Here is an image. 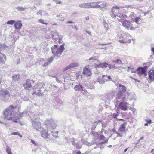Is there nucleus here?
Here are the masks:
<instances>
[{"mask_svg": "<svg viewBox=\"0 0 154 154\" xmlns=\"http://www.w3.org/2000/svg\"><path fill=\"white\" fill-rule=\"evenodd\" d=\"M16 107V106L14 107L13 105H11L5 109L3 112L5 118L8 120H12L15 123L18 122L21 116L17 112L14 110Z\"/></svg>", "mask_w": 154, "mask_h": 154, "instance_id": "1", "label": "nucleus"}, {"mask_svg": "<svg viewBox=\"0 0 154 154\" xmlns=\"http://www.w3.org/2000/svg\"><path fill=\"white\" fill-rule=\"evenodd\" d=\"M45 85L42 83L36 84L33 87V94L37 96H42L45 91Z\"/></svg>", "mask_w": 154, "mask_h": 154, "instance_id": "2", "label": "nucleus"}, {"mask_svg": "<svg viewBox=\"0 0 154 154\" xmlns=\"http://www.w3.org/2000/svg\"><path fill=\"white\" fill-rule=\"evenodd\" d=\"M129 17L131 18V21L127 20L126 19H123L122 21L121 22L122 24L125 28L127 29H129L131 30H135V28L133 26V24L131 23H133L132 19L134 17V13L133 12H131L130 14Z\"/></svg>", "mask_w": 154, "mask_h": 154, "instance_id": "3", "label": "nucleus"}, {"mask_svg": "<svg viewBox=\"0 0 154 154\" xmlns=\"http://www.w3.org/2000/svg\"><path fill=\"white\" fill-rule=\"evenodd\" d=\"M119 90L118 91L116 94V98L117 99L122 98L123 101L125 100V96L126 94L128 96L129 95L128 93H126V88L124 85L121 84H119Z\"/></svg>", "mask_w": 154, "mask_h": 154, "instance_id": "4", "label": "nucleus"}, {"mask_svg": "<svg viewBox=\"0 0 154 154\" xmlns=\"http://www.w3.org/2000/svg\"><path fill=\"white\" fill-rule=\"evenodd\" d=\"M65 44L61 45L59 48H57V45H55L52 46L51 48L52 53L54 56L59 57L62 54L63 51L65 49L64 46Z\"/></svg>", "mask_w": 154, "mask_h": 154, "instance_id": "5", "label": "nucleus"}, {"mask_svg": "<svg viewBox=\"0 0 154 154\" xmlns=\"http://www.w3.org/2000/svg\"><path fill=\"white\" fill-rule=\"evenodd\" d=\"M131 37L128 34L123 33L118 36V41L121 43H129L131 41Z\"/></svg>", "mask_w": 154, "mask_h": 154, "instance_id": "6", "label": "nucleus"}, {"mask_svg": "<svg viewBox=\"0 0 154 154\" xmlns=\"http://www.w3.org/2000/svg\"><path fill=\"white\" fill-rule=\"evenodd\" d=\"M35 81L31 79H27L23 84V87L26 90H29L32 86V84H34Z\"/></svg>", "mask_w": 154, "mask_h": 154, "instance_id": "7", "label": "nucleus"}, {"mask_svg": "<svg viewBox=\"0 0 154 154\" xmlns=\"http://www.w3.org/2000/svg\"><path fill=\"white\" fill-rule=\"evenodd\" d=\"M10 94L9 91L6 90H1L0 91V97L3 98L10 97Z\"/></svg>", "mask_w": 154, "mask_h": 154, "instance_id": "8", "label": "nucleus"}, {"mask_svg": "<svg viewBox=\"0 0 154 154\" xmlns=\"http://www.w3.org/2000/svg\"><path fill=\"white\" fill-rule=\"evenodd\" d=\"M127 124V122H125L121 125L118 129V131L121 134L125 133L127 131L125 128Z\"/></svg>", "mask_w": 154, "mask_h": 154, "instance_id": "9", "label": "nucleus"}, {"mask_svg": "<svg viewBox=\"0 0 154 154\" xmlns=\"http://www.w3.org/2000/svg\"><path fill=\"white\" fill-rule=\"evenodd\" d=\"M82 73L84 75H86L88 76H90L91 75V71L89 68V65L86 66L84 67Z\"/></svg>", "mask_w": 154, "mask_h": 154, "instance_id": "10", "label": "nucleus"}, {"mask_svg": "<svg viewBox=\"0 0 154 154\" xmlns=\"http://www.w3.org/2000/svg\"><path fill=\"white\" fill-rule=\"evenodd\" d=\"M128 103L126 102H120L119 104L118 108L121 109V110L125 111L127 109Z\"/></svg>", "mask_w": 154, "mask_h": 154, "instance_id": "11", "label": "nucleus"}, {"mask_svg": "<svg viewBox=\"0 0 154 154\" xmlns=\"http://www.w3.org/2000/svg\"><path fill=\"white\" fill-rule=\"evenodd\" d=\"M116 16L118 17L117 18L118 20L120 22H121L122 21V19L123 18H126L128 17L127 15L124 14H123L121 13H118L116 15H114V17H116Z\"/></svg>", "mask_w": 154, "mask_h": 154, "instance_id": "12", "label": "nucleus"}, {"mask_svg": "<svg viewBox=\"0 0 154 154\" xmlns=\"http://www.w3.org/2000/svg\"><path fill=\"white\" fill-rule=\"evenodd\" d=\"M41 135L42 137L46 139H48V140L51 139H50L49 137V135L48 133L45 130H43L42 131L41 133Z\"/></svg>", "mask_w": 154, "mask_h": 154, "instance_id": "13", "label": "nucleus"}, {"mask_svg": "<svg viewBox=\"0 0 154 154\" xmlns=\"http://www.w3.org/2000/svg\"><path fill=\"white\" fill-rule=\"evenodd\" d=\"M136 71L137 73L140 76L145 74L146 71L143 67H139L137 68Z\"/></svg>", "mask_w": 154, "mask_h": 154, "instance_id": "14", "label": "nucleus"}, {"mask_svg": "<svg viewBox=\"0 0 154 154\" xmlns=\"http://www.w3.org/2000/svg\"><path fill=\"white\" fill-rule=\"evenodd\" d=\"M22 24L21 21L18 20L16 22H15L14 24V27L15 29L17 30H20L21 29Z\"/></svg>", "mask_w": 154, "mask_h": 154, "instance_id": "15", "label": "nucleus"}, {"mask_svg": "<svg viewBox=\"0 0 154 154\" xmlns=\"http://www.w3.org/2000/svg\"><path fill=\"white\" fill-rule=\"evenodd\" d=\"M6 60V57L5 55L0 53V64L4 63Z\"/></svg>", "mask_w": 154, "mask_h": 154, "instance_id": "16", "label": "nucleus"}, {"mask_svg": "<svg viewBox=\"0 0 154 154\" xmlns=\"http://www.w3.org/2000/svg\"><path fill=\"white\" fill-rule=\"evenodd\" d=\"M119 7L117 5L114 6L112 9V12L114 15H116V13L119 12Z\"/></svg>", "mask_w": 154, "mask_h": 154, "instance_id": "17", "label": "nucleus"}, {"mask_svg": "<svg viewBox=\"0 0 154 154\" xmlns=\"http://www.w3.org/2000/svg\"><path fill=\"white\" fill-rule=\"evenodd\" d=\"M33 126L35 129L38 130L41 127V123L40 122H35L33 124Z\"/></svg>", "mask_w": 154, "mask_h": 154, "instance_id": "18", "label": "nucleus"}, {"mask_svg": "<svg viewBox=\"0 0 154 154\" xmlns=\"http://www.w3.org/2000/svg\"><path fill=\"white\" fill-rule=\"evenodd\" d=\"M98 2V8H100V9L105 8L106 6V4L105 3L101 2Z\"/></svg>", "mask_w": 154, "mask_h": 154, "instance_id": "19", "label": "nucleus"}, {"mask_svg": "<svg viewBox=\"0 0 154 154\" xmlns=\"http://www.w3.org/2000/svg\"><path fill=\"white\" fill-rule=\"evenodd\" d=\"M98 2H94L89 3V8H98Z\"/></svg>", "mask_w": 154, "mask_h": 154, "instance_id": "20", "label": "nucleus"}, {"mask_svg": "<svg viewBox=\"0 0 154 154\" xmlns=\"http://www.w3.org/2000/svg\"><path fill=\"white\" fill-rule=\"evenodd\" d=\"M89 3H83L79 5V7L84 8H89Z\"/></svg>", "mask_w": 154, "mask_h": 154, "instance_id": "21", "label": "nucleus"}, {"mask_svg": "<svg viewBox=\"0 0 154 154\" xmlns=\"http://www.w3.org/2000/svg\"><path fill=\"white\" fill-rule=\"evenodd\" d=\"M53 58L52 57H50L47 60V61L45 63L43 66H46L48 65L49 64L51 63L52 61H53Z\"/></svg>", "mask_w": 154, "mask_h": 154, "instance_id": "22", "label": "nucleus"}, {"mask_svg": "<svg viewBox=\"0 0 154 154\" xmlns=\"http://www.w3.org/2000/svg\"><path fill=\"white\" fill-rule=\"evenodd\" d=\"M149 77L150 80H154V71L149 72Z\"/></svg>", "mask_w": 154, "mask_h": 154, "instance_id": "23", "label": "nucleus"}, {"mask_svg": "<svg viewBox=\"0 0 154 154\" xmlns=\"http://www.w3.org/2000/svg\"><path fill=\"white\" fill-rule=\"evenodd\" d=\"M103 82H105L106 81L111 79V77L110 76L103 75Z\"/></svg>", "mask_w": 154, "mask_h": 154, "instance_id": "24", "label": "nucleus"}, {"mask_svg": "<svg viewBox=\"0 0 154 154\" xmlns=\"http://www.w3.org/2000/svg\"><path fill=\"white\" fill-rule=\"evenodd\" d=\"M74 89L76 91H81L82 89V87L81 85H78L74 87Z\"/></svg>", "mask_w": 154, "mask_h": 154, "instance_id": "25", "label": "nucleus"}, {"mask_svg": "<svg viewBox=\"0 0 154 154\" xmlns=\"http://www.w3.org/2000/svg\"><path fill=\"white\" fill-rule=\"evenodd\" d=\"M108 64L105 62L99 64L97 66L98 67L103 68L108 67Z\"/></svg>", "mask_w": 154, "mask_h": 154, "instance_id": "26", "label": "nucleus"}, {"mask_svg": "<svg viewBox=\"0 0 154 154\" xmlns=\"http://www.w3.org/2000/svg\"><path fill=\"white\" fill-rule=\"evenodd\" d=\"M69 65L71 68H72L78 66L79 65V64L77 62H74L70 63Z\"/></svg>", "mask_w": 154, "mask_h": 154, "instance_id": "27", "label": "nucleus"}, {"mask_svg": "<svg viewBox=\"0 0 154 154\" xmlns=\"http://www.w3.org/2000/svg\"><path fill=\"white\" fill-rule=\"evenodd\" d=\"M112 62L115 63H116L119 65L122 64H123L121 60L119 59H118L116 60H113Z\"/></svg>", "mask_w": 154, "mask_h": 154, "instance_id": "28", "label": "nucleus"}, {"mask_svg": "<svg viewBox=\"0 0 154 154\" xmlns=\"http://www.w3.org/2000/svg\"><path fill=\"white\" fill-rule=\"evenodd\" d=\"M89 60H92L93 62H95L96 61H98V60L97 59V57H91L89 59Z\"/></svg>", "mask_w": 154, "mask_h": 154, "instance_id": "29", "label": "nucleus"}, {"mask_svg": "<svg viewBox=\"0 0 154 154\" xmlns=\"http://www.w3.org/2000/svg\"><path fill=\"white\" fill-rule=\"evenodd\" d=\"M6 151L8 154H10V153H12L11 149L8 146H7L6 149Z\"/></svg>", "mask_w": 154, "mask_h": 154, "instance_id": "30", "label": "nucleus"}, {"mask_svg": "<svg viewBox=\"0 0 154 154\" xmlns=\"http://www.w3.org/2000/svg\"><path fill=\"white\" fill-rule=\"evenodd\" d=\"M38 22L39 23H41L45 25H47L48 23H46L44 22V20L42 19H40L38 20Z\"/></svg>", "mask_w": 154, "mask_h": 154, "instance_id": "31", "label": "nucleus"}, {"mask_svg": "<svg viewBox=\"0 0 154 154\" xmlns=\"http://www.w3.org/2000/svg\"><path fill=\"white\" fill-rule=\"evenodd\" d=\"M15 21L14 20H11L8 21L7 22V24L8 25H13L14 24Z\"/></svg>", "mask_w": 154, "mask_h": 154, "instance_id": "32", "label": "nucleus"}, {"mask_svg": "<svg viewBox=\"0 0 154 154\" xmlns=\"http://www.w3.org/2000/svg\"><path fill=\"white\" fill-rule=\"evenodd\" d=\"M11 134L12 135H18L20 137H22V135L20 134L18 132H13L11 133Z\"/></svg>", "mask_w": 154, "mask_h": 154, "instance_id": "33", "label": "nucleus"}, {"mask_svg": "<svg viewBox=\"0 0 154 154\" xmlns=\"http://www.w3.org/2000/svg\"><path fill=\"white\" fill-rule=\"evenodd\" d=\"M70 69H71V67L70 66V65H69L68 66H67L65 68H64L63 69V71H65Z\"/></svg>", "mask_w": 154, "mask_h": 154, "instance_id": "34", "label": "nucleus"}, {"mask_svg": "<svg viewBox=\"0 0 154 154\" xmlns=\"http://www.w3.org/2000/svg\"><path fill=\"white\" fill-rule=\"evenodd\" d=\"M140 19V18L138 17H136L134 18V21L136 23L138 24V22Z\"/></svg>", "mask_w": 154, "mask_h": 154, "instance_id": "35", "label": "nucleus"}, {"mask_svg": "<svg viewBox=\"0 0 154 154\" xmlns=\"http://www.w3.org/2000/svg\"><path fill=\"white\" fill-rule=\"evenodd\" d=\"M43 11L41 10H40L39 11L37 12V14L38 15H43Z\"/></svg>", "mask_w": 154, "mask_h": 154, "instance_id": "36", "label": "nucleus"}, {"mask_svg": "<svg viewBox=\"0 0 154 154\" xmlns=\"http://www.w3.org/2000/svg\"><path fill=\"white\" fill-rule=\"evenodd\" d=\"M17 9L19 10L20 11H23L24 10V8L22 7H19L17 8Z\"/></svg>", "mask_w": 154, "mask_h": 154, "instance_id": "37", "label": "nucleus"}, {"mask_svg": "<svg viewBox=\"0 0 154 154\" xmlns=\"http://www.w3.org/2000/svg\"><path fill=\"white\" fill-rule=\"evenodd\" d=\"M100 139L101 140H104L105 139V137L103 135H102L100 136Z\"/></svg>", "mask_w": 154, "mask_h": 154, "instance_id": "38", "label": "nucleus"}, {"mask_svg": "<svg viewBox=\"0 0 154 154\" xmlns=\"http://www.w3.org/2000/svg\"><path fill=\"white\" fill-rule=\"evenodd\" d=\"M45 125H48L49 124H50V121L48 120H46L45 121Z\"/></svg>", "mask_w": 154, "mask_h": 154, "instance_id": "39", "label": "nucleus"}, {"mask_svg": "<svg viewBox=\"0 0 154 154\" xmlns=\"http://www.w3.org/2000/svg\"><path fill=\"white\" fill-rule=\"evenodd\" d=\"M114 118H116L118 116V114H116V113H113V114Z\"/></svg>", "mask_w": 154, "mask_h": 154, "instance_id": "40", "label": "nucleus"}, {"mask_svg": "<svg viewBox=\"0 0 154 154\" xmlns=\"http://www.w3.org/2000/svg\"><path fill=\"white\" fill-rule=\"evenodd\" d=\"M146 121L149 124H151L152 122L151 120H146Z\"/></svg>", "mask_w": 154, "mask_h": 154, "instance_id": "41", "label": "nucleus"}, {"mask_svg": "<svg viewBox=\"0 0 154 154\" xmlns=\"http://www.w3.org/2000/svg\"><path fill=\"white\" fill-rule=\"evenodd\" d=\"M31 143H32V144H34L35 145H36V144L35 142L33 140L31 139Z\"/></svg>", "mask_w": 154, "mask_h": 154, "instance_id": "42", "label": "nucleus"}, {"mask_svg": "<svg viewBox=\"0 0 154 154\" xmlns=\"http://www.w3.org/2000/svg\"><path fill=\"white\" fill-rule=\"evenodd\" d=\"M56 81L58 83H59L60 82V81L59 80L58 78L57 77L56 78Z\"/></svg>", "mask_w": 154, "mask_h": 154, "instance_id": "43", "label": "nucleus"}, {"mask_svg": "<svg viewBox=\"0 0 154 154\" xmlns=\"http://www.w3.org/2000/svg\"><path fill=\"white\" fill-rule=\"evenodd\" d=\"M108 67H109V69H111V68H112V65L110 64H108Z\"/></svg>", "mask_w": 154, "mask_h": 154, "instance_id": "44", "label": "nucleus"}, {"mask_svg": "<svg viewBox=\"0 0 154 154\" xmlns=\"http://www.w3.org/2000/svg\"><path fill=\"white\" fill-rule=\"evenodd\" d=\"M62 40V39L61 38H59V40H58V43L60 44L61 43V41Z\"/></svg>", "mask_w": 154, "mask_h": 154, "instance_id": "45", "label": "nucleus"}, {"mask_svg": "<svg viewBox=\"0 0 154 154\" xmlns=\"http://www.w3.org/2000/svg\"><path fill=\"white\" fill-rule=\"evenodd\" d=\"M76 153V154H81V152L80 151H78Z\"/></svg>", "mask_w": 154, "mask_h": 154, "instance_id": "46", "label": "nucleus"}, {"mask_svg": "<svg viewBox=\"0 0 154 154\" xmlns=\"http://www.w3.org/2000/svg\"><path fill=\"white\" fill-rule=\"evenodd\" d=\"M73 23V22L72 21H69L67 22V23Z\"/></svg>", "mask_w": 154, "mask_h": 154, "instance_id": "47", "label": "nucleus"}, {"mask_svg": "<svg viewBox=\"0 0 154 154\" xmlns=\"http://www.w3.org/2000/svg\"><path fill=\"white\" fill-rule=\"evenodd\" d=\"M144 138V137L143 136H142V137H141L139 139V141H140V140H143Z\"/></svg>", "mask_w": 154, "mask_h": 154, "instance_id": "48", "label": "nucleus"}, {"mask_svg": "<svg viewBox=\"0 0 154 154\" xmlns=\"http://www.w3.org/2000/svg\"><path fill=\"white\" fill-rule=\"evenodd\" d=\"M61 3V1H57L56 2V3L57 4H60Z\"/></svg>", "mask_w": 154, "mask_h": 154, "instance_id": "49", "label": "nucleus"}, {"mask_svg": "<svg viewBox=\"0 0 154 154\" xmlns=\"http://www.w3.org/2000/svg\"><path fill=\"white\" fill-rule=\"evenodd\" d=\"M107 44H106V43H104V44H100V43L99 44V45H106Z\"/></svg>", "mask_w": 154, "mask_h": 154, "instance_id": "50", "label": "nucleus"}, {"mask_svg": "<svg viewBox=\"0 0 154 154\" xmlns=\"http://www.w3.org/2000/svg\"><path fill=\"white\" fill-rule=\"evenodd\" d=\"M85 19H86V20H88L89 19V16H87L86 18H85Z\"/></svg>", "mask_w": 154, "mask_h": 154, "instance_id": "51", "label": "nucleus"}, {"mask_svg": "<svg viewBox=\"0 0 154 154\" xmlns=\"http://www.w3.org/2000/svg\"><path fill=\"white\" fill-rule=\"evenodd\" d=\"M118 120H119V121H125L124 119H118Z\"/></svg>", "mask_w": 154, "mask_h": 154, "instance_id": "52", "label": "nucleus"}, {"mask_svg": "<svg viewBox=\"0 0 154 154\" xmlns=\"http://www.w3.org/2000/svg\"><path fill=\"white\" fill-rule=\"evenodd\" d=\"M86 32L88 34H91V32L89 31H86Z\"/></svg>", "mask_w": 154, "mask_h": 154, "instance_id": "53", "label": "nucleus"}, {"mask_svg": "<svg viewBox=\"0 0 154 154\" xmlns=\"http://www.w3.org/2000/svg\"><path fill=\"white\" fill-rule=\"evenodd\" d=\"M151 51L153 52V54H154V48H152L151 49Z\"/></svg>", "mask_w": 154, "mask_h": 154, "instance_id": "54", "label": "nucleus"}, {"mask_svg": "<svg viewBox=\"0 0 154 154\" xmlns=\"http://www.w3.org/2000/svg\"><path fill=\"white\" fill-rule=\"evenodd\" d=\"M148 125V123H145L144 124V126H147Z\"/></svg>", "mask_w": 154, "mask_h": 154, "instance_id": "55", "label": "nucleus"}, {"mask_svg": "<svg viewBox=\"0 0 154 154\" xmlns=\"http://www.w3.org/2000/svg\"><path fill=\"white\" fill-rule=\"evenodd\" d=\"M127 149H128V148H126V149H125L124 150V152H126L127 151Z\"/></svg>", "mask_w": 154, "mask_h": 154, "instance_id": "56", "label": "nucleus"}, {"mask_svg": "<svg viewBox=\"0 0 154 154\" xmlns=\"http://www.w3.org/2000/svg\"><path fill=\"white\" fill-rule=\"evenodd\" d=\"M153 151H154V149H152V150L151 151V152H152Z\"/></svg>", "mask_w": 154, "mask_h": 154, "instance_id": "57", "label": "nucleus"}, {"mask_svg": "<svg viewBox=\"0 0 154 154\" xmlns=\"http://www.w3.org/2000/svg\"><path fill=\"white\" fill-rule=\"evenodd\" d=\"M1 79H0V84L1 83Z\"/></svg>", "mask_w": 154, "mask_h": 154, "instance_id": "58", "label": "nucleus"}, {"mask_svg": "<svg viewBox=\"0 0 154 154\" xmlns=\"http://www.w3.org/2000/svg\"><path fill=\"white\" fill-rule=\"evenodd\" d=\"M0 123H2V122H0Z\"/></svg>", "mask_w": 154, "mask_h": 154, "instance_id": "59", "label": "nucleus"}, {"mask_svg": "<svg viewBox=\"0 0 154 154\" xmlns=\"http://www.w3.org/2000/svg\"><path fill=\"white\" fill-rule=\"evenodd\" d=\"M98 82H100V81H99V80H98Z\"/></svg>", "mask_w": 154, "mask_h": 154, "instance_id": "60", "label": "nucleus"}, {"mask_svg": "<svg viewBox=\"0 0 154 154\" xmlns=\"http://www.w3.org/2000/svg\"><path fill=\"white\" fill-rule=\"evenodd\" d=\"M81 147H80L79 148H81Z\"/></svg>", "mask_w": 154, "mask_h": 154, "instance_id": "61", "label": "nucleus"}, {"mask_svg": "<svg viewBox=\"0 0 154 154\" xmlns=\"http://www.w3.org/2000/svg\"><path fill=\"white\" fill-rule=\"evenodd\" d=\"M152 154H154V153H152Z\"/></svg>", "mask_w": 154, "mask_h": 154, "instance_id": "62", "label": "nucleus"}, {"mask_svg": "<svg viewBox=\"0 0 154 154\" xmlns=\"http://www.w3.org/2000/svg\"><path fill=\"white\" fill-rule=\"evenodd\" d=\"M154 55V54H153Z\"/></svg>", "mask_w": 154, "mask_h": 154, "instance_id": "63", "label": "nucleus"}]
</instances>
